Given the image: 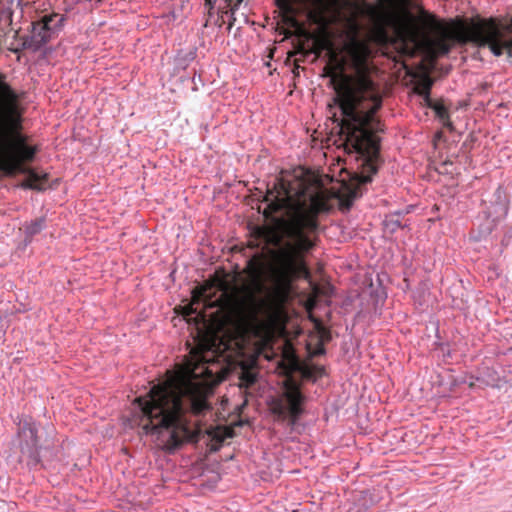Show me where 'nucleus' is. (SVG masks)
Instances as JSON below:
<instances>
[{"mask_svg":"<svg viewBox=\"0 0 512 512\" xmlns=\"http://www.w3.org/2000/svg\"><path fill=\"white\" fill-rule=\"evenodd\" d=\"M324 75L330 78L335 91L328 110L339 128V141L347 153H356L363 160L361 172L351 179L339 196L340 208L349 210L354 200L362 196L363 186L371 182L378 170V133L383 128L376 112L381 108L382 98L371 79L370 67H353L340 51L330 52Z\"/></svg>","mask_w":512,"mask_h":512,"instance_id":"nucleus-1","label":"nucleus"},{"mask_svg":"<svg viewBox=\"0 0 512 512\" xmlns=\"http://www.w3.org/2000/svg\"><path fill=\"white\" fill-rule=\"evenodd\" d=\"M291 184L283 178L276 179L264 201L269 202L263 211L265 219L273 226L258 229L260 237L275 247V282L283 290L300 277H309L303 255L316 246L320 226L319 215L332 209L333 193L318 188L309 193L301 187L293 192Z\"/></svg>","mask_w":512,"mask_h":512,"instance_id":"nucleus-2","label":"nucleus"},{"mask_svg":"<svg viewBox=\"0 0 512 512\" xmlns=\"http://www.w3.org/2000/svg\"><path fill=\"white\" fill-rule=\"evenodd\" d=\"M206 397L207 387L203 383L173 376L135 399L138 425L146 435L159 437L168 433L164 447L168 452L175 451L194 438L186 414L189 410L200 414L208 409Z\"/></svg>","mask_w":512,"mask_h":512,"instance_id":"nucleus-3","label":"nucleus"},{"mask_svg":"<svg viewBox=\"0 0 512 512\" xmlns=\"http://www.w3.org/2000/svg\"><path fill=\"white\" fill-rule=\"evenodd\" d=\"M20 129L19 95L6 82V76L0 73V171L8 175L27 174L22 187L44 190L47 174L39 175L25 166L34 160L37 148L27 145L26 139L18 133Z\"/></svg>","mask_w":512,"mask_h":512,"instance_id":"nucleus-4","label":"nucleus"},{"mask_svg":"<svg viewBox=\"0 0 512 512\" xmlns=\"http://www.w3.org/2000/svg\"><path fill=\"white\" fill-rule=\"evenodd\" d=\"M408 0H380V5H366L365 15L368 17L372 33L378 39L387 37V29L395 27L405 38L415 42L420 36L418 18L408 9L397 5Z\"/></svg>","mask_w":512,"mask_h":512,"instance_id":"nucleus-5","label":"nucleus"},{"mask_svg":"<svg viewBox=\"0 0 512 512\" xmlns=\"http://www.w3.org/2000/svg\"><path fill=\"white\" fill-rule=\"evenodd\" d=\"M459 39L471 41L479 46H488L494 55L500 56L504 51L511 56L512 18L505 24L498 25L494 19L462 25Z\"/></svg>","mask_w":512,"mask_h":512,"instance_id":"nucleus-6","label":"nucleus"},{"mask_svg":"<svg viewBox=\"0 0 512 512\" xmlns=\"http://www.w3.org/2000/svg\"><path fill=\"white\" fill-rule=\"evenodd\" d=\"M239 308L242 318L255 327L274 323L280 312V308L269 299L260 298L253 292L243 297Z\"/></svg>","mask_w":512,"mask_h":512,"instance_id":"nucleus-7","label":"nucleus"},{"mask_svg":"<svg viewBox=\"0 0 512 512\" xmlns=\"http://www.w3.org/2000/svg\"><path fill=\"white\" fill-rule=\"evenodd\" d=\"M361 27L356 20H349L345 31V41L340 47L341 54H345L353 67H370V48L366 41L360 38Z\"/></svg>","mask_w":512,"mask_h":512,"instance_id":"nucleus-8","label":"nucleus"},{"mask_svg":"<svg viewBox=\"0 0 512 512\" xmlns=\"http://www.w3.org/2000/svg\"><path fill=\"white\" fill-rule=\"evenodd\" d=\"M37 426L34 422L24 421L19 428L21 461H26L28 465H37L39 459V445L37 437Z\"/></svg>","mask_w":512,"mask_h":512,"instance_id":"nucleus-9","label":"nucleus"},{"mask_svg":"<svg viewBox=\"0 0 512 512\" xmlns=\"http://www.w3.org/2000/svg\"><path fill=\"white\" fill-rule=\"evenodd\" d=\"M64 17L59 13L43 15L38 21L32 23L31 39L36 48L48 42L51 37L60 29Z\"/></svg>","mask_w":512,"mask_h":512,"instance_id":"nucleus-10","label":"nucleus"},{"mask_svg":"<svg viewBox=\"0 0 512 512\" xmlns=\"http://www.w3.org/2000/svg\"><path fill=\"white\" fill-rule=\"evenodd\" d=\"M284 387V396L288 403L289 414L292 418V422L294 423L302 413L301 404L303 402V395L298 384L292 379H287L284 383Z\"/></svg>","mask_w":512,"mask_h":512,"instance_id":"nucleus-11","label":"nucleus"},{"mask_svg":"<svg viewBox=\"0 0 512 512\" xmlns=\"http://www.w3.org/2000/svg\"><path fill=\"white\" fill-rule=\"evenodd\" d=\"M193 354L197 360V363L191 364V368L189 369V376L192 379H197L200 377H206L210 378L212 376V372L208 370L207 367L204 366V364L207 362L205 356L195 349L193 351Z\"/></svg>","mask_w":512,"mask_h":512,"instance_id":"nucleus-12","label":"nucleus"},{"mask_svg":"<svg viewBox=\"0 0 512 512\" xmlns=\"http://www.w3.org/2000/svg\"><path fill=\"white\" fill-rule=\"evenodd\" d=\"M263 268V255L255 254L247 261V265L244 269V272L253 281H259L263 274Z\"/></svg>","mask_w":512,"mask_h":512,"instance_id":"nucleus-13","label":"nucleus"},{"mask_svg":"<svg viewBox=\"0 0 512 512\" xmlns=\"http://www.w3.org/2000/svg\"><path fill=\"white\" fill-rule=\"evenodd\" d=\"M209 287L201 286L193 291L192 294V303L183 307V314L185 317L191 316L194 313H197V309L193 306L200 302H204L205 305L211 301V299L207 295Z\"/></svg>","mask_w":512,"mask_h":512,"instance_id":"nucleus-14","label":"nucleus"},{"mask_svg":"<svg viewBox=\"0 0 512 512\" xmlns=\"http://www.w3.org/2000/svg\"><path fill=\"white\" fill-rule=\"evenodd\" d=\"M426 105L434 110L436 117L442 122L443 126L453 130V124L450 120L448 109L443 104V102L431 100Z\"/></svg>","mask_w":512,"mask_h":512,"instance_id":"nucleus-15","label":"nucleus"},{"mask_svg":"<svg viewBox=\"0 0 512 512\" xmlns=\"http://www.w3.org/2000/svg\"><path fill=\"white\" fill-rule=\"evenodd\" d=\"M258 379V373L253 368L243 366L239 375V387L241 389H249L252 387Z\"/></svg>","mask_w":512,"mask_h":512,"instance_id":"nucleus-16","label":"nucleus"},{"mask_svg":"<svg viewBox=\"0 0 512 512\" xmlns=\"http://www.w3.org/2000/svg\"><path fill=\"white\" fill-rule=\"evenodd\" d=\"M431 87H432V81L428 77H425L424 79L419 81L414 87L415 93L422 96L424 98L426 104L432 100L430 97Z\"/></svg>","mask_w":512,"mask_h":512,"instance_id":"nucleus-17","label":"nucleus"},{"mask_svg":"<svg viewBox=\"0 0 512 512\" xmlns=\"http://www.w3.org/2000/svg\"><path fill=\"white\" fill-rule=\"evenodd\" d=\"M283 22L298 31L300 36L310 37V34L302 27L300 22L295 17V12L282 14Z\"/></svg>","mask_w":512,"mask_h":512,"instance_id":"nucleus-18","label":"nucleus"},{"mask_svg":"<svg viewBox=\"0 0 512 512\" xmlns=\"http://www.w3.org/2000/svg\"><path fill=\"white\" fill-rule=\"evenodd\" d=\"M45 227V218L40 217L25 225V233L27 236L32 237L38 234Z\"/></svg>","mask_w":512,"mask_h":512,"instance_id":"nucleus-19","label":"nucleus"},{"mask_svg":"<svg viewBox=\"0 0 512 512\" xmlns=\"http://www.w3.org/2000/svg\"><path fill=\"white\" fill-rule=\"evenodd\" d=\"M384 225L391 233L395 232L398 228L401 227L400 221L395 216L386 217L384 220Z\"/></svg>","mask_w":512,"mask_h":512,"instance_id":"nucleus-20","label":"nucleus"},{"mask_svg":"<svg viewBox=\"0 0 512 512\" xmlns=\"http://www.w3.org/2000/svg\"><path fill=\"white\" fill-rule=\"evenodd\" d=\"M276 5L282 14L295 12V8L291 0H276Z\"/></svg>","mask_w":512,"mask_h":512,"instance_id":"nucleus-21","label":"nucleus"},{"mask_svg":"<svg viewBox=\"0 0 512 512\" xmlns=\"http://www.w3.org/2000/svg\"><path fill=\"white\" fill-rule=\"evenodd\" d=\"M435 45L442 54H447L450 50V45L445 39L437 40Z\"/></svg>","mask_w":512,"mask_h":512,"instance_id":"nucleus-22","label":"nucleus"},{"mask_svg":"<svg viewBox=\"0 0 512 512\" xmlns=\"http://www.w3.org/2000/svg\"><path fill=\"white\" fill-rule=\"evenodd\" d=\"M421 15H422L423 19L425 21H427L428 25H433L436 23V19L434 18V16L426 13L425 11H421Z\"/></svg>","mask_w":512,"mask_h":512,"instance_id":"nucleus-23","label":"nucleus"},{"mask_svg":"<svg viewBox=\"0 0 512 512\" xmlns=\"http://www.w3.org/2000/svg\"><path fill=\"white\" fill-rule=\"evenodd\" d=\"M232 436V431L230 429H225L224 431V434L221 435V436H218V434H216L214 436V438L220 442L224 441L225 438L227 437H231Z\"/></svg>","mask_w":512,"mask_h":512,"instance_id":"nucleus-24","label":"nucleus"},{"mask_svg":"<svg viewBox=\"0 0 512 512\" xmlns=\"http://www.w3.org/2000/svg\"><path fill=\"white\" fill-rule=\"evenodd\" d=\"M243 0H236L233 6H231L230 11L232 14L236 11V9L239 7V5L242 3Z\"/></svg>","mask_w":512,"mask_h":512,"instance_id":"nucleus-25","label":"nucleus"},{"mask_svg":"<svg viewBox=\"0 0 512 512\" xmlns=\"http://www.w3.org/2000/svg\"><path fill=\"white\" fill-rule=\"evenodd\" d=\"M216 1H217V0H210V1L205 0V5H206V6H208V7H209V9H212V8L214 7V5H215Z\"/></svg>","mask_w":512,"mask_h":512,"instance_id":"nucleus-26","label":"nucleus"},{"mask_svg":"<svg viewBox=\"0 0 512 512\" xmlns=\"http://www.w3.org/2000/svg\"><path fill=\"white\" fill-rule=\"evenodd\" d=\"M299 67H300V66H299L297 63H295V66H294V70H293V72H294V73H296V70H298V69H299Z\"/></svg>","mask_w":512,"mask_h":512,"instance_id":"nucleus-27","label":"nucleus"},{"mask_svg":"<svg viewBox=\"0 0 512 512\" xmlns=\"http://www.w3.org/2000/svg\"><path fill=\"white\" fill-rule=\"evenodd\" d=\"M197 317H201V319H202V320H204V318H205V315H203V314H201V313H197V316H196V318H197Z\"/></svg>","mask_w":512,"mask_h":512,"instance_id":"nucleus-28","label":"nucleus"},{"mask_svg":"<svg viewBox=\"0 0 512 512\" xmlns=\"http://www.w3.org/2000/svg\"><path fill=\"white\" fill-rule=\"evenodd\" d=\"M277 412L278 413H283V407L282 406H279L278 409H277Z\"/></svg>","mask_w":512,"mask_h":512,"instance_id":"nucleus-29","label":"nucleus"},{"mask_svg":"<svg viewBox=\"0 0 512 512\" xmlns=\"http://www.w3.org/2000/svg\"><path fill=\"white\" fill-rule=\"evenodd\" d=\"M302 51H304V47H303V45H302V44H300V45H299V52H302Z\"/></svg>","mask_w":512,"mask_h":512,"instance_id":"nucleus-30","label":"nucleus"},{"mask_svg":"<svg viewBox=\"0 0 512 512\" xmlns=\"http://www.w3.org/2000/svg\"><path fill=\"white\" fill-rule=\"evenodd\" d=\"M227 2V6H231L233 0H225Z\"/></svg>","mask_w":512,"mask_h":512,"instance_id":"nucleus-31","label":"nucleus"},{"mask_svg":"<svg viewBox=\"0 0 512 512\" xmlns=\"http://www.w3.org/2000/svg\"><path fill=\"white\" fill-rule=\"evenodd\" d=\"M323 352H324V349H323V348H321V349L319 350V353H323Z\"/></svg>","mask_w":512,"mask_h":512,"instance_id":"nucleus-32","label":"nucleus"}]
</instances>
